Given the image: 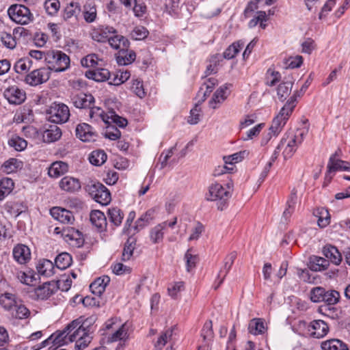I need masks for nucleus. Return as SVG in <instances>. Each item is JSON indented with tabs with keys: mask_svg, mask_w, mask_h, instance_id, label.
<instances>
[{
	"mask_svg": "<svg viewBox=\"0 0 350 350\" xmlns=\"http://www.w3.org/2000/svg\"><path fill=\"white\" fill-rule=\"evenodd\" d=\"M308 131L305 129H297L295 133L288 131L281 139L272 154V161H275L282 151L285 160L291 158L297 147L303 142Z\"/></svg>",
	"mask_w": 350,
	"mask_h": 350,
	"instance_id": "obj_1",
	"label": "nucleus"
},
{
	"mask_svg": "<svg viewBox=\"0 0 350 350\" xmlns=\"http://www.w3.org/2000/svg\"><path fill=\"white\" fill-rule=\"evenodd\" d=\"M298 96H300L299 92H295L280 109L278 114L273 118L269 128V134L277 136L280 133L296 106Z\"/></svg>",
	"mask_w": 350,
	"mask_h": 350,
	"instance_id": "obj_2",
	"label": "nucleus"
},
{
	"mask_svg": "<svg viewBox=\"0 0 350 350\" xmlns=\"http://www.w3.org/2000/svg\"><path fill=\"white\" fill-rule=\"evenodd\" d=\"M231 186L228 183L224 186L219 183H213L208 187V192L206 194V199L211 201H216L217 208L223 211L227 205V202L231 196Z\"/></svg>",
	"mask_w": 350,
	"mask_h": 350,
	"instance_id": "obj_3",
	"label": "nucleus"
},
{
	"mask_svg": "<svg viewBox=\"0 0 350 350\" xmlns=\"http://www.w3.org/2000/svg\"><path fill=\"white\" fill-rule=\"evenodd\" d=\"M45 62L48 64L46 67L52 70L59 72L66 70L70 67V59L68 55L65 53L57 51L51 50L46 52Z\"/></svg>",
	"mask_w": 350,
	"mask_h": 350,
	"instance_id": "obj_4",
	"label": "nucleus"
},
{
	"mask_svg": "<svg viewBox=\"0 0 350 350\" xmlns=\"http://www.w3.org/2000/svg\"><path fill=\"white\" fill-rule=\"evenodd\" d=\"M89 116L91 119L94 121L101 120L106 124H111L115 123L120 127H124L127 124V120L118 115L115 111H109L107 113H105L104 111L98 107H90Z\"/></svg>",
	"mask_w": 350,
	"mask_h": 350,
	"instance_id": "obj_5",
	"label": "nucleus"
},
{
	"mask_svg": "<svg viewBox=\"0 0 350 350\" xmlns=\"http://www.w3.org/2000/svg\"><path fill=\"white\" fill-rule=\"evenodd\" d=\"M8 14L12 21L23 25H27L33 20V15L30 10L21 4L10 6Z\"/></svg>",
	"mask_w": 350,
	"mask_h": 350,
	"instance_id": "obj_6",
	"label": "nucleus"
},
{
	"mask_svg": "<svg viewBox=\"0 0 350 350\" xmlns=\"http://www.w3.org/2000/svg\"><path fill=\"white\" fill-rule=\"evenodd\" d=\"M47 119L55 124H62L68 121L70 117V110L67 105L63 103H53L46 111Z\"/></svg>",
	"mask_w": 350,
	"mask_h": 350,
	"instance_id": "obj_7",
	"label": "nucleus"
},
{
	"mask_svg": "<svg viewBox=\"0 0 350 350\" xmlns=\"http://www.w3.org/2000/svg\"><path fill=\"white\" fill-rule=\"evenodd\" d=\"M8 83V79L5 80L4 83ZM3 97L12 105H21L26 99V93L24 90L19 88L16 85H4L2 87Z\"/></svg>",
	"mask_w": 350,
	"mask_h": 350,
	"instance_id": "obj_8",
	"label": "nucleus"
},
{
	"mask_svg": "<svg viewBox=\"0 0 350 350\" xmlns=\"http://www.w3.org/2000/svg\"><path fill=\"white\" fill-rule=\"evenodd\" d=\"M50 68L45 66L35 69L27 74L25 81L31 86H37L46 83L51 77Z\"/></svg>",
	"mask_w": 350,
	"mask_h": 350,
	"instance_id": "obj_9",
	"label": "nucleus"
},
{
	"mask_svg": "<svg viewBox=\"0 0 350 350\" xmlns=\"http://www.w3.org/2000/svg\"><path fill=\"white\" fill-rule=\"evenodd\" d=\"M88 190L94 199L103 205L108 204L111 200L109 191L100 183L88 185Z\"/></svg>",
	"mask_w": 350,
	"mask_h": 350,
	"instance_id": "obj_10",
	"label": "nucleus"
},
{
	"mask_svg": "<svg viewBox=\"0 0 350 350\" xmlns=\"http://www.w3.org/2000/svg\"><path fill=\"white\" fill-rule=\"evenodd\" d=\"M340 297V293L337 291L325 290L323 301L325 302L326 305L321 306L319 308V312L324 315L329 316L331 313L334 312L335 308L333 307V306L339 301Z\"/></svg>",
	"mask_w": 350,
	"mask_h": 350,
	"instance_id": "obj_11",
	"label": "nucleus"
},
{
	"mask_svg": "<svg viewBox=\"0 0 350 350\" xmlns=\"http://www.w3.org/2000/svg\"><path fill=\"white\" fill-rule=\"evenodd\" d=\"M328 325L322 320H314L309 324L308 330L310 335L316 338H321L329 332Z\"/></svg>",
	"mask_w": 350,
	"mask_h": 350,
	"instance_id": "obj_12",
	"label": "nucleus"
},
{
	"mask_svg": "<svg viewBox=\"0 0 350 350\" xmlns=\"http://www.w3.org/2000/svg\"><path fill=\"white\" fill-rule=\"evenodd\" d=\"M76 136L83 142H94L97 137L96 133L93 128L86 123H82L77 125L76 130Z\"/></svg>",
	"mask_w": 350,
	"mask_h": 350,
	"instance_id": "obj_13",
	"label": "nucleus"
},
{
	"mask_svg": "<svg viewBox=\"0 0 350 350\" xmlns=\"http://www.w3.org/2000/svg\"><path fill=\"white\" fill-rule=\"evenodd\" d=\"M340 152V150L338 149L330 157L327 163V171L329 173L335 172L336 171L350 170V163L349 162L336 159V157L339 155V152Z\"/></svg>",
	"mask_w": 350,
	"mask_h": 350,
	"instance_id": "obj_14",
	"label": "nucleus"
},
{
	"mask_svg": "<svg viewBox=\"0 0 350 350\" xmlns=\"http://www.w3.org/2000/svg\"><path fill=\"white\" fill-rule=\"evenodd\" d=\"M14 259L20 265H25L31 259L30 249L23 244H18L12 250Z\"/></svg>",
	"mask_w": 350,
	"mask_h": 350,
	"instance_id": "obj_15",
	"label": "nucleus"
},
{
	"mask_svg": "<svg viewBox=\"0 0 350 350\" xmlns=\"http://www.w3.org/2000/svg\"><path fill=\"white\" fill-rule=\"evenodd\" d=\"M50 214L55 220L62 224H72L75 220L72 212L59 206H55L51 208Z\"/></svg>",
	"mask_w": 350,
	"mask_h": 350,
	"instance_id": "obj_16",
	"label": "nucleus"
},
{
	"mask_svg": "<svg viewBox=\"0 0 350 350\" xmlns=\"http://www.w3.org/2000/svg\"><path fill=\"white\" fill-rule=\"evenodd\" d=\"M116 29L110 26H100L93 30L92 38L99 42H105L109 40L112 33H116Z\"/></svg>",
	"mask_w": 350,
	"mask_h": 350,
	"instance_id": "obj_17",
	"label": "nucleus"
},
{
	"mask_svg": "<svg viewBox=\"0 0 350 350\" xmlns=\"http://www.w3.org/2000/svg\"><path fill=\"white\" fill-rule=\"evenodd\" d=\"M57 289L58 286L55 281L48 282L36 288L35 290V294L38 299L42 300L47 299L54 294Z\"/></svg>",
	"mask_w": 350,
	"mask_h": 350,
	"instance_id": "obj_18",
	"label": "nucleus"
},
{
	"mask_svg": "<svg viewBox=\"0 0 350 350\" xmlns=\"http://www.w3.org/2000/svg\"><path fill=\"white\" fill-rule=\"evenodd\" d=\"M59 186L62 190L70 193L79 191L81 187L79 179L70 176L62 178L59 183Z\"/></svg>",
	"mask_w": 350,
	"mask_h": 350,
	"instance_id": "obj_19",
	"label": "nucleus"
},
{
	"mask_svg": "<svg viewBox=\"0 0 350 350\" xmlns=\"http://www.w3.org/2000/svg\"><path fill=\"white\" fill-rule=\"evenodd\" d=\"M72 101L77 108H90L94 103V98L90 94L80 92L73 95Z\"/></svg>",
	"mask_w": 350,
	"mask_h": 350,
	"instance_id": "obj_20",
	"label": "nucleus"
},
{
	"mask_svg": "<svg viewBox=\"0 0 350 350\" xmlns=\"http://www.w3.org/2000/svg\"><path fill=\"white\" fill-rule=\"evenodd\" d=\"M21 299L16 295L5 293L0 295V305L6 311L11 312Z\"/></svg>",
	"mask_w": 350,
	"mask_h": 350,
	"instance_id": "obj_21",
	"label": "nucleus"
},
{
	"mask_svg": "<svg viewBox=\"0 0 350 350\" xmlns=\"http://www.w3.org/2000/svg\"><path fill=\"white\" fill-rule=\"evenodd\" d=\"M90 217L91 223L98 231L102 232L106 229L107 219L102 211L98 210L92 211Z\"/></svg>",
	"mask_w": 350,
	"mask_h": 350,
	"instance_id": "obj_22",
	"label": "nucleus"
},
{
	"mask_svg": "<svg viewBox=\"0 0 350 350\" xmlns=\"http://www.w3.org/2000/svg\"><path fill=\"white\" fill-rule=\"evenodd\" d=\"M110 278L107 275H103L96 278L90 285L92 293L96 295L100 296L105 291L106 286L109 284Z\"/></svg>",
	"mask_w": 350,
	"mask_h": 350,
	"instance_id": "obj_23",
	"label": "nucleus"
},
{
	"mask_svg": "<svg viewBox=\"0 0 350 350\" xmlns=\"http://www.w3.org/2000/svg\"><path fill=\"white\" fill-rule=\"evenodd\" d=\"M217 84V80L211 77L209 78L200 88L197 94V98H198V103H202L206 99V97L210 94L213 91L215 86Z\"/></svg>",
	"mask_w": 350,
	"mask_h": 350,
	"instance_id": "obj_24",
	"label": "nucleus"
},
{
	"mask_svg": "<svg viewBox=\"0 0 350 350\" xmlns=\"http://www.w3.org/2000/svg\"><path fill=\"white\" fill-rule=\"evenodd\" d=\"M109 45L114 49L116 50H124L128 49L130 46V42L127 38L124 36L116 33H112L109 40Z\"/></svg>",
	"mask_w": 350,
	"mask_h": 350,
	"instance_id": "obj_25",
	"label": "nucleus"
},
{
	"mask_svg": "<svg viewBox=\"0 0 350 350\" xmlns=\"http://www.w3.org/2000/svg\"><path fill=\"white\" fill-rule=\"evenodd\" d=\"M11 320L14 321L16 320H25L29 318L31 315L30 310L22 303L20 302L10 312Z\"/></svg>",
	"mask_w": 350,
	"mask_h": 350,
	"instance_id": "obj_26",
	"label": "nucleus"
},
{
	"mask_svg": "<svg viewBox=\"0 0 350 350\" xmlns=\"http://www.w3.org/2000/svg\"><path fill=\"white\" fill-rule=\"evenodd\" d=\"M68 170V165L66 163L63 161L53 162L49 168L48 174L50 177L57 178Z\"/></svg>",
	"mask_w": 350,
	"mask_h": 350,
	"instance_id": "obj_27",
	"label": "nucleus"
},
{
	"mask_svg": "<svg viewBox=\"0 0 350 350\" xmlns=\"http://www.w3.org/2000/svg\"><path fill=\"white\" fill-rule=\"evenodd\" d=\"M69 329H68V326L62 332H57L53 334L51 337H53L52 339V347H55V348L57 347H60L64 345H67L71 341L68 340L69 338Z\"/></svg>",
	"mask_w": 350,
	"mask_h": 350,
	"instance_id": "obj_28",
	"label": "nucleus"
},
{
	"mask_svg": "<svg viewBox=\"0 0 350 350\" xmlns=\"http://www.w3.org/2000/svg\"><path fill=\"white\" fill-rule=\"evenodd\" d=\"M135 53L129 49L120 51L116 55L117 63L121 66L131 64L135 61Z\"/></svg>",
	"mask_w": 350,
	"mask_h": 350,
	"instance_id": "obj_29",
	"label": "nucleus"
},
{
	"mask_svg": "<svg viewBox=\"0 0 350 350\" xmlns=\"http://www.w3.org/2000/svg\"><path fill=\"white\" fill-rule=\"evenodd\" d=\"M85 76L96 81L101 82L110 79L111 74L107 69L97 68L87 71Z\"/></svg>",
	"mask_w": 350,
	"mask_h": 350,
	"instance_id": "obj_30",
	"label": "nucleus"
},
{
	"mask_svg": "<svg viewBox=\"0 0 350 350\" xmlns=\"http://www.w3.org/2000/svg\"><path fill=\"white\" fill-rule=\"evenodd\" d=\"M236 257L237 254L235 252H232L226 257L224 260V265L223 267L220 269L219 272L218 273V278H220V281L217 286L215 287V288H217L223 282L225 277L228 274V271L230 270Z\"/></svg>",
	"mask_w": 350,
	"mask_h": 350,
	"instance_id": "obj_31",
	"label": "nucleus"
},
{
	"mask_svg": "<svg viewBox=\"0 0 350 350\" xmlns=\"http://www.w3.org/2000/svg\"><path fill=\"white\" fill-rule=\"evenodd\" d=\"M81 10L80 5L77 2H70L64 10L62 18L65 21H69L72 18L77 19Z\"/></svg>",
	"mask_w": 350,
	"mask_h": 350,
	"instance_id": "obj_32",
	"label": "nucleus"
},
{
	"mask_svg": "<svg viewBox=\"0 0 350 350\" xmlns=\"http://www.w3.org/2000/svg\"><path fill=\"white\" fill-rule=\"evenodd\" d=\"M36 269L40 275L46 277H50L55 273V267L53 262L47 259L40 260L37 264Z\"/></svg>",
	"mask_w": 350,
	"mask_h": 350,
	"instance_id": "obj_33",
	"label": "nucleus"
},
{
	"mask_svg": "<svg viewBox=\"0 0 350 350\" xmlns=\"http://www.w3.org/2000/svg\"><path fill=\"white\" fill-rule=\"evenodd\" d=\"M322 350H349L345 342L339 339H329L321 342Z\"/></svg>",
	"mask_w": 350,
	"mask_h": 350,
	"instance_id": "obj_34",
	"label": "nucleus"
},
{
	"mask_svg": "<svg viewBox=\"0 0 350 350\" xmlns=\"http://www.w3.org/2000/svg\"><path fill=\"white\" fill-rule=\"evenodd\" d=\"M62 136V131L57 125H50L43 133L44 141L48 143L58 140Z\"/></svg>",
	"mask_w": 350,
	"mask_h": 350,
	"instance_id": "obj_35",
	"label": "nucleus"
},
{
	"mask_svg": "<svg viewBox=\"0 0 350 350\" xmlns=\"http://www.w3.org/2000/svg\"><path fill=\"white\" fill-rule=\"evenodd\" d=\"M167 226V221L162 222L150 231V239L153 243H158L163 241L164 232Z\"/></svg>",
	"mask_w": 350,
	"mask_h": 350,
	"instance_id": "obj_36",
	"label": "nucleus"
},
{
	"mask_svg": "<svg viewBox=\"0 0 350 350\" xmlns=\"http://www.w3.org/2000/svg\"><path fill=\"white\" fill-rule=\"evenodd\" d=\"M228 89V86L226 85L221 86L217 90V91L214 93L213 98L209 101V105L213 109H216L218 107V105L223 103L225 99L227 98L226 96V90Z\"/></svg>",
	"mask_w": 350,
	"mask_h": 350,
	"instance_id": "obj_37",
	"label": "nucleus"
},
{
	"mask_svg": "<svg viewBox=\"0 0 350 350\" xmlns=\"http://www.w3.org/2000/svg\"><path fill=\"white\" fill-rule=\"evenodd\" d=\"M116 330L108 337V342L124 340L128 338V329L125 323L116 327Z\"/></svg>",
	"mask_w": 350,
	"mask_h": 350,
	"instance_id": "obj_38",
	"label": "nucleus"
},
{
	"mask_svg": "<svg viewBox=\"0 0 350 350\" xmlns=\"http://www.w3.org/2000/svg\"><path fill=\"white\" fill-rule=\"evenodd\" d=\"M95 318L90 317L85 319L83 317H81L77 319L72 321L69 325H68V329H74L77 325L85 329L89 332H91V325L94 323Z\"/></svg>",
	"mask_w": 350,
	"mask_h": 350,
	"instance_id": "obj_39",
	"label": "nucleus"
},
{
	"mask_svg": "<svg viewBox=\"0 0 350 350\" xmlns=\"http://www.w3.org/2000/svg\"><path fill=\"white\" fill-rule=\"evenodd\" d=\"M174 329V327L169 328L159 336L154 343V347L157 350H162L163 347L173 339Z\"/></svg>",
	"mask_w": 350,
	"mask_h": 350,
	"instance_id": "obj_40",
	"label": "nucleus"
},
{
	"mask_svg": "<svg viewBox=\"0 0 350 350\" xmlns=\"http://www.w3.org/2000/svg\"><path fill=\"white\" fill-rule=\"evenodd\" d=\"M314 215L318 217L317 223L320 228H325L329 224L331 218L327 208L324 207L318 208L314 211Z\"/></svg>",
	"mask_w": 350,
	"mask_h": 350,
	"instance_id": "obj_41",
	"label": "nucleus"
},
{
	"mask_svg": "<svg viewBox=\"0 0 350 350\" xmlns=\"http://www.w3.org/2000/svg\"><path fill=\"white\" fill-rule=\"evenodd\" d=\"M323 253L326 258L335 265H338L342 260V256L335 246L331 245L325 246Z\"/></svg>",
	"mask_w": 350,
	"mask_h": 350,
	"instance_id": "obj_42",
	"label": "nucleus"
},
{
	"mask_svg": "<svg viewBox=\"0 0 350 350\" xmlns=\"http://www.w3.org/2000/svg\"><path fill=\"white\" fill-rule=\"evenodd\" d=\"M14 184L10 178H3L0 180V200H3L13 190Z\"/></svg>",
	"mask_w": 350,
	"mask_h": 350,
	"instance_id": "obj_43",
	"label": "nucleus"
},
{
	"mask_svg": "<svg viewBox=\"0 0 350 350\" xmlns=\"http://www.w3.org/2000/svg\"><path fill=\"white\" fill-rule=\"evenodd\" d=\"M4 209L10 216L16 217L23 211L22 203L18 202H7L4 205Z\"/></svg>",
	"mask_w": 350,
	"mask_h": 350,
	"instance_id": "obj_44",
	"label": "nucleus"
},
{
	"mask_svg": "<svg viewBox=\"0 0 350 350\" xmlns=\"http://www.w3.org/2000/svg\"><path fill=\"white\" fill-rule=\"evenodd\" d=\"M244 46V42L241 40L235 42L230 45L224 52L223 57L227 59L234 58L240 50Z\"/></svg>",
	"mask_w": 350,
	"mask_h": 350,
	"instance_id": "obj_45",
	"label": "nucleus"
},
{
	"mask_svg": "<svg viewBox=\"0 0 350 350\" xmlns=\"http://www.w3.org/2000/svg\"><path fill=\"white\" fill-rule=\"evenodd\" d=\"M292 81H286L280 83L277 88V95L281 101H284L291 94L293 88Z\"/></svg>",
	"mask_w": 350,
	"mask_h": 350,
	"instance_id": "obj_46",
	"label": "nucleus"
},
{
	"mask_svg": "<svg viewBox=\"0 0 350 350\" xmlns=\"http://www.w3.org/2000/svg\"><path fill=\"white\" fill-rule=\"evenodd\" d=\"M107 154L103 150L92 151L89 156L90 162L94 165L100 166L107 160Z\"/></svg>",
	"mask_w": 350,
	"mask_h": 350,
	"instance_id": "obj_47",
	"label": "nucleus"
},
{
	"mask_svg": "<svg viewBox=\"0 0 350 350\" xmlns=\"http://www.w3.org/2000/svg\"><path fill=\"white\" fill-rule=\"evenodd\" d=\"M72 260V257L68 253L63 252L55 258V263L57 268L64 270L71 265Z\"/></svg>",
	"mask_w": 350,
	"mask_h": 350,
	"instance_id": "obj_48",
	"label": "nucleus"
},
{
	"mask_svg": "<svg viewBox=\"0 0 350 350\" xmlns=\"http://www.w3.org/2000/svg\"><path fill=\"white\" fill-rule=\"evenodd\" d=\"M131 77V73L124 68L119 69L113 74V77L109 82V84L119 85L126 81Z\"/></svg>",
	"mask_w": 350,
	"mask_h": 350,
	"instance_id": "obj_49",
	"label": "nucleus"
},
{
	"mask_svg": "<svg viewBox=\"0 0 350 350\" xmlns=\"http://www.w3.org/2000/svg\"><path fill=\"white\" fill-rule=\"evenodd\" d=\"M248 330L250 334L254 335L264 333L265 327L263 321L261 319H253L249 323Z\"/></svg>",
	"mask_w": 350,
	"mask_h": 350,
	"instance_id": "obj_50",
	"label": "nucleus"
},
{
	"mask_svg": "<svg viewBox=\"0 0 350 350\" xmlns=\"http://www.w3.org/2000/svg\"><path fill=\"white\" fill-rule=\"evenodd\" d=\"M156 208H152L148 210L136 221V228H143L148 225L154 217Z\"/></svg>",
	"mask_w": 350,
	"mask_h": 350,
	"instance_id": "obj_51",
	"label": "nucleus"
},
{
	"mask_svg": "<svg viewBox=\"0 0 350 350\" xmlns=\"http://www.w3.org/2000/svg\"><path fill=\"white\" fill-rule=\"evenodd\" d=\"M107 215L110 221L116 226H118L121 224L124 215L122 211L117 208L113 207L108 209Z\"/></svg>",
	"mask_w": 350,
	"mask_h": 350,
	"instance_id": "obj_52",
	"label": "nucleus"
},
{
	"mask_svg": "<svg viewBox=\"0 0 350 350\" xmlns=\"http://www.w3.org/2000/svg\"><path fill=\"white\" fill-rule=\"evenodd\" d=\"M23 167V162L17 159L11 158L4 162L2 165L3 172L7 174L12 173Z\"/></svg>",
	"mask_w": 350,
	"mask_h": 350,
	"instance_id": "obj_53",
	"label": "nucleus"
},
{
	"mask_svg": "<svg viewBox=\"0 0 350 350\" xmlns=\"http://www.w3.org/2000/svg\"><path fill=\"white\" fill-rule=\"evenodd\" d=\"M136 243V239L135 237H129L126 242L125 243L124 247L122 252V260L124 261L129 260L131 257L133 256V250L135 249V245Z\"/></svg>",
	"mask_w": 350,
	"mask_h": 350,
	"instance_id": "obj_54",
	"label": "nucleus"
},
{
	"mask_svg": "<svg viewBox=\"0 0 350 350\" xmlns=\"http://www.w3.org/2000/svg\"><path fill=\"white\" fill-rule=\"evenodd\" d=\"M247 150H242L234 153L231 155L226 156L224 157V162L226 165L229 164L232 167L233 164L241 161L245 157L248 155Z\"/></svg>",
	"mask_w": 350,
	"mask_h": 350,
	"instance_id": "obj_55",
	"label": "nucleus"
},
{
	"mask_svg": "<svg viewBox=\"0 0 350 350\" xmlns=\"http://www.w3.org/2000/svg\"><path fill=\"white\" fill-rule=\"evenodd\" d=\"M8 144L16 151H22L26 148L27 142L23 138L14 135L8 140Z\"/></svg>",
	"mask_w": 350,
	"mask_h": 350,
	"instance_id": "obj_56",
	"label": "nucleus"
},
{
	"mask_svg": "<svg viewBox=\"0 0 350 350\" xmlns=\"http://www.w3.org/2000/svg\"><path fill=\"white\" fill-rule=\"evenodd\" d=\"M69 330L68 340L71 341L72 342L85 337V336L89 335L90 333L79 325H77V327H76L74 329H69Z\"/></svg>",
	"mask_w": 350,
	"mask_h": 350,
	"instance_id": "obj_57",
	"label": "nucleus"
},
{
	"mask_svg": "<svg viewBox=\"0 0 350 350\" xmlns=\"http://www.w3.org/2000/svg\"><path fill=\"white\" fill-rule=\"evenodd\" d=\"M16 278L23 284L32 286L36 280L34 275L29 271L28 273L17 271L16 273Z\"/></svg>",
	"mask_w": 350,
	"mask_h": 350,
	"instance_id": "obj_58",
	"label": "nucleus"
},
{
	"mask_svg": "<svg viewBox=\"0 0 350 350\" xmlns=\"http://www.w3.org/2000/svg\"><path fill=\"white\" fill-rule=\"evenodd\" d=\"M31 62L29 59H20L14 66L16 72L21 74L28 71L31 67Z\"/></svg>",
	"mask_w": 350,
	"mask_h": 350,
	"instance_id": "obj_59",
	"label": "nucleus"
},
{
	"mask_svg": "<svg viewBox=\"0 0 350 350\" xmlns=\"http://www.w3.org/2000/svg\"><path fill=\"white\" fill-rule=\"evenodd\" d=\"M83 17L87 23H92L96 18V9L94 5H85L83 9Z\"/></svg>",
	"mask_w": 350,
	"mask_h": 350,
	"instance_id": "obj_60",
	"label": "nucleus"
},
{
	"mask_svg": "<svg viewBox=\"0 0 350 350\" xmlns=\"http://www.w3.org/2000/svg\"><path fill=\"white\" fill-rule=\"evenodd\" d=\"M0 40L2 44L8 49H13L16 45L15 38L10 33L1 32Z\"/></svg>",
	"mask_w": 350,
	"mask_h": 350,
	"instance_id": "obj_61",
	"label": "nucleus"
},
{
	"mask_svg": "<svg viewBox=\"0 0 350 350\" xmlns=\"http://www.w3.org/2000/svg\"><path fill=\"white\" fill-rule=\"evenodd\" d=\"M325 289L323 287H315L310 291V299L312 302L318 303L323 301Z\"/></svg>",
	"mask_w": 350,
	"mask_h": 350,
	"instance_id": "obj_62",
	"label": "nucleus"
},
{
	"mask_svg": "<svg viewBox=\"0 0 350 350\" xmlns=\"http://www.w3.org/2000/svg\"><path fill=\"white\" fill-rule=\"evenodd\" d=\"M148 35V31L143 26L135 27L131 33V36L135 40H142Z\"/></svg>",
	"mask_w": 350,
	"mask_h": 350,
	"instance_id": "obj_63",
	"label": "nucleus"
},
{
	"mask_svg": "<svg viewBox=\"0 0 350 350\" xmlns=\"http://www.w3.org/2000/svg\"><path fill=\"white\" fill-rule=\"evenodd\" d=\"M46 12L49 15H55L60 8V3L58 0H46L44 3Z\"/></svg>",
	"mask_w": 350,
	"mask_h": 350,
	"instance_id": "obj_64",
	"label": "nucleus"
}]
</instances>
